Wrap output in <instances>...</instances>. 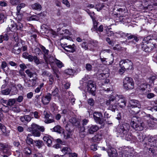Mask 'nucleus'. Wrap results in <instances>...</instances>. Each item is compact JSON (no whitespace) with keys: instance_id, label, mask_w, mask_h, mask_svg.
<instances>
[{"instance_id":"nucleus-6","label":"nucleus","mask_w":157,"mask_h":157,"mask_svg":"<svg viewBox=\"0 0 157 157\" xmlns=\"http://www.w3.org/2000/svg\"><path fill=\"white\" fill-rule=\"evenodd\" d=\"M143 43H146L154 48L157 44V38L153 35L148 36L144 38Z\"/></svg>"},{"instance_id":"nucleus-15","label":"nucleus","mask_w":157,"mask_h":157,"mask_svg":"<svg viewBox=\"0 0 157 157\" xmlns=\"http://www.w3.org/2000/svg\"><path fill=\"white\" fill-rule=\"evenodd\" d=\"M64 49L70 52L73 53L75 52L76 49V47L75 45L73 44L72 45H67V44H65L63 45Z\"/></svg>"},{"instance_id":"nucleus-4","label":"nucleus","mask_w":157,"mask_h":157,"mask_svg":"<svg viewBox=\"0 0 157 157\" xmlns=\"http://www.w3.org/2000/svg\"><path fill=\"white\" fill-rule=\"evenodd\" d=\"M129 112L132 115L139 113L140 110L141 105L140 102L136 100H131L128 106Z\"/></svg>"},{"instance_id":"nucleus-17","label":"nucleus","mask_w":157,"mask_h":157,"mask_svg":"<svg viewBox=\"0 0 157 157\" xmlns=\"http://www.w3.org/2000/svg\"><path fill=\"white\" fill-rule=\"evenodd\" d=\"M52 98V94L50 93H48L45 97H43L42 99V101L43 104L44 105H47L50 101Z\"/></svg>"},{"instance_id":"nucleus-12","label":"nucleus","mask_w":157,"mask_h":157,"mask_svg":"<svg viewBox=\"0 0 157 157\" xmlns=\"http://www.w3.org/2000/svg\"><path fill=\"white\" fill-rule=\"evenodd\" d=\"M124 36L127 37V39L128 40H130L132 39H133L132 41H129L128 42V43L130 44H135V42H137L138 41L139 39L135 35H132L131 33H124Z\"/></svg>"},{"instance_id":"nucleus-40","label":"nucleus","mask_w":157,"mask_h":157,"mask_svg":"<svg viewBox=\"0 0 157 157\" xmlns=\"http://www.w3.org/2000/svg\"><path fill=\"white\" fill-rule=\"evenodd\" d=\"M88 104L91 106H93L94 104V100L91 98L88 99L87 100Z\"/></svg>"},{"instance_id":"nucleus-18","label":"nucleus","mask_w":157,"mask_h":157,"mask_svg":"<svg viewBox=\"0 0 157 157\" xmlns=\"http://www.w3.org/2000/svg\"><path fill=\"white\" fill-rule=\"evenodd\" d=\"M52 139V138L50 136H44L43 138V140L46 143L48 147L51 146Z\"/></svg>"},{"instance_id":"nucleus-3","label":"nucleus","mask_w":157,"mask_h":157,"mask_svg":"<svg viewBox=\"0 0 157 157\" xmlns=\"http://www.w3.org/2000/svg\"><path fill=\"white\" fill-rule=\"evenodd\" d=\"M130 126L128 123H124L119 127L117 132L119 133V135L123 139L127 141L131 140L132 136V134L129 132Z\"/></svg>"},{"instance_id":"nucleus-27","label":"nucleus","mask_w":157,"mask_h":157,"mask_svg":"<svg viewBox=\"0 0 157 157\" xmlns=\"http://www.w3.org/2000/svg\"><path fill=\"white\" fill-rule=\"evenodd\" d=\"M102 138V135L100 134L95 135L92 139L94 142H96L101 140Z\"/></svg>"},{"instance_id":"nucleus-35","label":"nucleus","mask_w":157,"mask_h":157,"mask_svg":"<svg viewBox=\"0 0 157 157\" xmlns=\"http://www.w3.org/2000/svg\"><path fill=\"white\" fill-rule=\"evenodd\" d=\"M69 121L74 125L76 126L77 125V124H78L77 119L75 117H72L70 119Z\"/></svg>"},{"instance_id":"nucleus-24","label":"nucleus","mask_w":157,"mask_h":157,"mask_svg":"<svg viewBox=\"0 0 157 157\" xmlns=\"http://www.w3.org/2000/svg\"><path fill=\"white\" fill-rule=\"evenodd\" d=\"M31 7L33 10L40 11L41 10V6L39 3H35L32 5Z\"/></svg>"},{"instance_id":"nucleus-33","label":"nucleus","mask_w":157,"mask_h":157,"mask_svg":"<svg viewBox=\"0 0 157 157\" xmlns=\"http://www.w3.org/2000/svg\"><path fill=\"white\" fill-rule=\"evenodd\" d=\"M26 143L29 145H33L34 143V140L31 138L27 136L25 140Z\"/></svg>"},{"instance_id":"nucleus-9","label":"nucleus","mask_w":157,"mask_h":157,"mask_svg":"<svg viewBox=\"0 0 157 157\" xmlns=\"http://www.w3.org/2000/svg\"><path fill=\"white\" fill-rule=\"evenodd\" d=\"M82 129L87 134H92L96 132L99 128L96 125H90L85 128L82 127Z\"/></svg>"},{"instance_id":"nucleus-14","label":"nucleus","mask_w":157,"mask_h":157,"mask_svg":"<svg viewBox=\"0 0 157 157\" xmlns=\"http://www.w3.org/2000/svg\"><path fill=\"white\" fill-rule=\"evenodd\" d=\"M107 152L110 157H118L117 151L110 146L107 149Z\"/></svg>"},{"instance_id":"nucleus-22","label":"nucleus","mask_w":157,"mask_h":157,"mask_svg":"<svg viewBox=\"0 0 157 157\" xmlns=\"http://www.w3.org/2000/svg\"><path fill=\"white\" fill-rule=\"evenodd\" d=\"M105 31L107 35L108 36H110L113 35L115 34L118 33L117 32H115L114 33L113 31L111 30L112 29L111 28H109L107 26L105 27Z\"/></svg>"},{"instance_id":"nucleus-56","label":"nucleus","mask_w":157,"mask_h":157,"mask_svg":"<svg viewBox=\"0 0 157 157\" xmlns=\"http://www.w3.org/2000/svg\"><path fill=\"white\" fill-rule=\"evenodd\" d=\"M58 90L57 88H56L52 93V95L53 96H57Z\"/></svg>"},{"instance_id":"nucleus-38","label":"nucleus","mask_w":157,"mask_h":157,"mask_svg":"<svg viewBox=\"0 0 157 157\" xmlns=\"http://www.w3.org/2000/svg\"><path fill=\"white\" fill-rule=\"evenodd\" d=\"M149 145L151 147H157V139H155L154 138L152 142L151 143H149Z\"/></svg>"},{"instance_id":"nucleus-20","label":"nucleus","mask_w":157,"mask_h":157,"mask_svg":"<svg viewBox=\"0 0 157 157\" xmlns=\"http://www.w3.org/2000/svg\"><path fill=\"white\" fill-rule=\"evenodd\" d=\"M44 58L45 62L47 65L48 64H51L55 62V59L52 56L48 57L47 56H45Z\"/></svg>"},{"instance_id":"nucleus-28","label":"nucleus","mask_w":157,"mask_h":157,"mask_svg":"<svg viewBox=\"0 0 157 157\" xmlns=\"http://www.w3.org/2000/svg\"><path fill=\"white\" fill-rule=\"evenodd\" d=\"M16 100L15 98H10L8 100V102L7 105L9 106H13L15 103Z\"/></svg>"},{"instance_id":"nucleus-37","label":"nucleus","mask_w":157,"mask_h":157,"mask_svg":"<svg viewBox=\"0 0 157 157\" xmlns=\"http://www.w3.org/2000/svg\"><path fill=\"white\" fill-rule=\"evenodd\" d=\"M10 89L8 88L5 90H2L1 92L3 95H7L10 94Z\"/></svg>"},{"instance_id":"nucleus-7","label":"nucleus","mask_w":157,"mask_h":157,"mask_svg":"<svg viewBox=\"0 0 157 157\" xmlns=\"http://www.w3.org/2000/svg\"><path fill=\"white\" fill-rule=\"evenodd\" d=\"M123 86L127 90L132 89L134 86L132 79L129 77H125L123 80Z\"/></svg>"},{"instance_id":"nucleus-31","label":"nucleus","mask_w":157,"mask_h":157,"mask_svg":"<svg viewBox=\"0 0 157 157\" xmlns=\"http://www.w3.org/2000/svg\"><path fill=\"white\" fill-rule=\"evenodd\" d=\"M3 151L4 154L8 155H10L11 154L10 147L8 145V147L5 148L4 149Z\"/></svg>"},{"instance_id":"nucleus-49","label":"nucleus","mask_w":157,"mask_h":157,"mask_svg":"<svg viewBox=\"0 0 157 157\" xmlns=\"http://www.w3.org/2000/svg\"><path fill=\"white\" fill-rule=\"evenodd\" d=\"M17 15V18L19 21H21L23 18V15L20 13V12L18 13V11L16 13Z\"/></svg>"},{"instance_id":"nucleus-36","label":"nucleus","mask_w":157,"mask_h":157,"mask_svg":"<svg viewBox=\"0 0 157 157\" xmlns=\"http://www.w3.org/2000/svg\"><path fill=\"white\" fill-rule=\"evenodd\" d=\"M104 7V5L103 4H98L96 5L95 8L97 11H99Z\"/></svg>"},{"instance_id":"nucleus-16","label":"nucleus","mask_w":157,"mask_h":157,"mask_svg":"<svg viewBox=\"0 0 157 157\" xmlns=\"http://www.w3.org/2000/svg\"><path fill=\"white\" fill-rule=\"evenodd\" d=\"M147 44L146 43H144L143 42L142 43V49L146 52H150L154 48L150 45Z\"/></svg>"},{"instance_id":"nucleus-21","label":"nucleus","mask_w":157,"mask_h":157,"mask_svg":"<svg viewBox=\"0 0 157 157\" xmlns=\"http://www.w3.org/2000/svg\"><path fill=\"white\" fill-rule=\"evenodd\" d=\"M20 120L23 123L28 122L31 120V118L30 116L28 115H25L23 116L20 117Z\"/></svg>"},{"instance_id":"nucleus-51","label":"nucleus","mask_w":157,"mask_h":157,"mask_svg":"<svg viewBox=\"0 0 157 157\" xmlns=\"http://www.w3.org/2000/svg\"><path fill=\"white\" fill-rule=\"evenodd\" d=\"M33 60L36 65L41 64V62L36 56H34Z\"/></svg>"},{"instance_id":"nucleus-23","label":"nucleus","mask_w":157,"mask_h":157,"mask_svg":"<svg viewBox=\"0 0 157 157\" xmlns=\"http://www.w3.org/2000/svg\"><path fill=\"white\" fill-rule=\"evenodd\" d=\"M19 43H18L17 44L15 45L12 50V52L16 54H19L21 51V48H17V47L19 46Z\"/></svg>"},{"instance_id":"nucleus-10","label":"nucleus","mask_w":157,"mask_h":157,"mask_svg":"<svg viewBox=\"0 0 157 157\" xmlns=\"http://www.w3.org/2000/svg\"><path fill=\"white\" fill-rule=\"evenodd\" d=\"M132 63L128 59L122 60L120 61V67L124 68L126 70H132Z\"/></svg>"},{"instance_id":"nucleus-52","label":"nucleus","mask_w":157,"mask_h":157,"mask_svg":"<svg viewBox=\"0 0 157 157\" xmlns=\"http://www.w3.org/2000/svg\"><path fill=\"white\" fill-rule=\"evenodd\" d=\"M139 86L140 87V89L142 90H144L145 88H147V85L146 83H142L140 85H139Z\"/></svg>"},{"instance_id":"nucleus-48","label":"nucleus","mask_w":157,"mask_h":157,"mask_svg":"<svg viewBox=\"0 0 157 157\" xmlns=\"http://www.w3.org/2000/svg\"><path fill=\"white\" fill-rule=\"evenodd\" d=\"M39 19V17L36 15H33L29 17V20L30 21H37Z\"/></svg>"},{"instance_id":"nucleus-44","label":"nucleus","mask_w":157,"mask_h":157,"mask_svg":"<svg viewBox=\"0 0 157 157\" xmlns=\"http://www.w3.org/2000/svg\"><path fill=\"white\" fill-rule=\"evenodd\" d=\"M34 102L36 106L39 107H41V104L39 99H35Z\"/></svg>"},{"instance_id":"nucleus-11","label":"nucleus","mask_w":157,"mask_h":157,"mask_svg":"<svg viewBox=\"0 0 157 157\" xmlns=\"http://www.w3.org/2000/svg\"><path fill=\"white\" fill-rule=\"evenodd\" d=\"M94 118L97 123L101 124L104 122L102 113L100 112L95 111L93 113Z\"/></svg>"},{"instance_id":"nucleus-29","label":"nucleus","mask_w":157,"mask_h":157,"mask_svg":"<svg viewBox=\"0 0 157 157\" xmlns=\"http://www.w3.org/2000/svg\"><path fill=\"white\" fill-rule=\"evenodd\" d=\"M91 17V18L92 19V21L93 22V28L91 29V30L92 31H94V30H95V29H97V27H98V22L96 21L95 18H93V17Z\"/></svg>"},{"instance_id":"nucleus-61","label":"nucleus","mask_w":157,"mask_h":157,"mask_svg":"<svg viewBox=\"0 0 157 157\" xmlns=\"http://www.w3.org/2000/svg\"><path fill=\"white\" fill-rule=\"evenodd\" d=\"M23 97L22 96H19L18 97L16 98H15L16 100V101H17L18 102H22L23 100Z\"/></svg>"},{"instance_id":"nucleus-2","label":"nucleus","mask_w":157,"mask_h":157,"mask_svg":"<svg viewBox=\"0 0 157 157\" xmlns=\"http://www.w3.org/2000/svg\"><path fill=\"white\" fill-rule=\"evenodd\" d=\"M119 99L117 102V98L114 96H111L109 100L106 101V104L109 105V109L113 112H115L117 109V105L121 108H123L126 106V101L125 98L121 96L120 97Z\"/></svg>"},{"instance_id":"nucleus-41","label":"nucleus","mask_w":157,"mask_h":157,"mask_svg":"<svg viewBox=\"0 0 157 157\" xmlns=\"http://www.w3.org/2000/svg\"><path fill=\"white\" fill-rule=\"evenodd\" d=\"M103 27L102 25H100L98 28L97 27V29L94 30V31H96L97 33H100L103 32Z\"/></svg>"},{"instance_id":"nucleus-47","label":"nucleus","mask_w":157,"mask_h":157,"mask_svg":"<svg viewBox=\"0 0 157 157\" xmlns=\"http://www.w3.org/2000/svg\"><path fill=\"white\" fill-rule=\"evenodd\" d=\"M41 48L44 53V57L45 56H46L47 55H48V53L49 52L48 50L47 49H46L45 47H44L43 46H42L41 47Z\"/></svg>"},{"instance_id":"nucleus-39","label":"nucleus","mask_w":157,"mask_h":157,"mask_svg":"<svg viewBox=\"0 0 157 157\" xmlns=\"http://www.w3.org/2000/svg\"><path fill=\"white\" fill-rule=\"evenodd\" d=\"M25 6V4L23 3L19 4L17 7V11H18V13L20 12L21 9L24 7Z\"/></svg>"},{"instance_id":"nucleus-55","label":"nucleus","mask_w":157,"mask_h":157,"mask_svg":"<svg viewBox=\"0 0 157 157\" xmlns=\"http://www.w3.org/2000/svg\"><path fill=\"white\" fill-rule=\"evenodd\" d=\"M43 115L44 116V118H49L50 117V113L46 110H44L43 112Z\"/></svg>"},{"instance_id":"nucleus-64","label":"nucleus","mask_w":157,"mask_h":157,"mask_svg":"<svg viewBox=\"0 0 157 157\" xmlns=\"http://www.w3.org/2000/svg\"><path fill=\"white\" fill-rule=\"evenodd\" d=\"M43 155L40 153H37L32 155V157H42Z\"/></svg>"},{"instance_id":"nucleus-59","label":"nucleus","mask_w":157,"mask_h":157,"mask_svg":"<svg viewBox=\"0 0 157 157\" xmlns=\"http://www.w3.org/2000/svg\"><path fill=\"white\" fill-rule=\"evenodd\" d=\"M20 2V1L18 0H10V3L13 5H17Z\"/></svg>"},{"instance_id":"nucleus-5","label":"nucleus","mask_w":157,"mask_h":157,"mask_svg":"<svg viewBox=\"0 0 157 157\" xmlns=\"http://www.w3.org/2000/svg\"><path fill=\"white\" fill-rule=\"evenodd\" d=\"M29 129L30 131H31L33 135L36 137L40 136V133L38 130L42 132H44L45 130L44 126H40L34 123L32 124Z\"/></svg>"},{"instance_id":"nucleus-8","label":"nucleus","mask_w":157,"mask_h":157,"mask_svg":"<svg viewBox=\"0 0 157 157\" xmlns=\"http://www.w3.org/2000/svg\"><path fill=\"white\" fill-rule=\"evenodd\" d=\"M8 28L11 31L14 32L17 30L22 31L23 26L22 24L19 21L15 23L14 21H11V24L8 25Z\"/></svg>"},{"instance_id":"nucleus-54","label":"nucleus","mask_w":157,"mask_h":157,"mask_svg":"<svg viewBox=\"0 0 157 157\" xmlns=\"http://www.w3.org/2000/svg\"><path fill=\"white\" fill-rule=\"evenodd\" d=\"M121 157H131L129 155V152L127 151H125L121 154Z\"/></svg>"},{"instance_id":"nucleus-45","label":"nucleus","mask_w":157,"mask_h":157,"mask_svg":"<svg viewBox=\"0 0 157 157\" xmlns=\"http://www.w3.org/2000/svg\"><path fill=\"white\" fill-rule=\"evenodd\" d=\"M54 121V120L52 119L49 118L45 119L44 122L46 124H49Z\"/></svg>"},{"instance_id":"nucleus-63","label":"nucleus","mask_w":157,"mask_h":157,"mask_svg":"<svg viewBox=\"0 0 157 157\" xmlns=\"http://www.w3.org/2000/svg\"><path fill=\"white\" fill-rule=\"evenodd\" d=\"M19 73L23 78H25V77L26 75L24 72L23 70H20L19 71Z\"/></svg>"},{"instance_id":"nucleus-46","label":"nucleus","mask_w":157,"mask_h":157,"mask_svg":"<svg viewBox=\"0 0 157 157\" xmlns=\"http://www.w3.org/2000/svg\"><path fill=\"white\" fill-rule=\"evenodd\" d=\"M156 77L154 76H152L149 78V82L150 84L151 85L154 84V81L155 80Z\"/></svg>"},{"instance_id":"nucleus-53","label":"nucleus","mask_w":157,"mask_h":157,"mask_svg":"<svg viewBox=\"0 0 157 157\" xmlns=\"http://www.w3.org/2000/svg\"><path fill=\"white\" fill-rule=\"evenodd\" d=\"M70 149L67 147H65L63 148L62 150V151L64 154H66L68 153H69V151Z\"/></svg>"},{"instance_id":"nucleus-19","label":"nucleus","mask_w":157,"mask_h":157,"mask_svg":"<svg viewBox=\"0 0 157 157\" xmlns=\"http://www.w3.org/2000/svg\"><path fill=\"white\" fill-rule=\"evenodd\" d=\"M53 130L54 132H57L59 133H62L65 136L66 135L64 133V129L59 125H57L53 128Z\"/></svg>"},{"instance_id":"nucleus-32","label":"nucleus","mask_w":157,"mask_h":157,"mask_svg":"<svg viewBox=\"0 0 157 157\" xmlns=\"http://www.w3.org/2000/svg\"><path fill=\"white\" fill-rule=\"evenodd\" d=\"M34 143L35 144V145L38 148H40L43 145V141L39 140H34Z\"/></svg>"},{"instance_id":"nucleus-43","label":"nucleus","mask_w":157,"mask_h":157,"mask_svg":"<svg viewBox=\"0 0 157 157\" xmlns=\"http://www.w3.org/2000/svg\"><path fill=\"white\" fill-rule=\"evenodd\" d=\"M92 67L91 64L89 63L86 64L85 68L88 71H90L92 70Z\"/></svg>"},{"instance_id":"nucleus-25","label":"nucleus","mask_w":157,"mask_h":157,"mask_svg":"<svg viewBox=\"0 0 157 157\" xmlns=\"http://www.w3.org/2000/svg\"><path fill=\"white\" fill-rule=\"evenodd\" d=\"M25 72L27 75L30 78L33 77L34 75H37V74L36 72H32L29 69H27L25 71Z\"/></svg>"},{"instance_id":"nucleus-50","label":"nucleus","mask_w":157,"mask_h":157,"mask_svg":"<svg viewBox=\"0 0 157 157\" xmlns=\"http://www.w3.org/2000/svg\"><path fill=\"white\" fill-rule=\"evenodd\" d=\"M24 152L27 154L30 155L31 153V150L29 147H26L24 149Z\"/></svg>"},{"instance_id":"nucleus-34","label":"nucleus","mask_w":157,"mask_h":157,"mask_svg":"<svg viewBox=\"0 0 157 157\" xmlns=\"http://www.w3.org/2000/svg\"><path fill=\"white\" fill-rule=\"evenodd\" d=\"M55 62L56 63L57 66L59 68H61L63 66V64L59 60H58L56 59H55Z\"/></svg>"},{"instance_id":"nucleus-30","label":"nucleus","mask_w":157,"mask_h":157,"mask_svg":"<svg viewBox=\"0 0 157 157\" xmlns=\"http://www.w3.org/2000/svg\"><path fill=\"white\" fill-rule=\"evenodd\" d=\"M8 39L9 36L6 34L0 35V43H2L3 40L7 41Z\"/></svg>"},{"instance_id":"nucleus-57","label":"nucleus","mask_w":157,"mask_h":157,"mask_svg":"<svg viewBox=\"0 0 157 157\" xmlns=\"http://www.w3.org/2000/svg\"><path fill=\"white\" fill-rule=\"evenodd\" d=\"M49 84L50 85H52L54 82V79L52 75H50L49 76Z\"/></svg>"},{"instance_id":"nucleus-26","label":"nucleus","mask_w":157,"mask_h":157,"mask_svg":"<svg viewBox=\"0 0 157 157\" xmlns=\"http://www.w3.org/2000/svg\"><path fill=\"white\" fill-rule=\"evenodd\" d=\"M146 137V136L145 135L140 133L137 136V139L139 142H141L143 141Z\"/></svg>"},{"instance_id":"nucleus-58","label":"nucleus","mask_w":157,"mask_h":157,"mask_svg":"<svg viewBox=\"0 0 157 157\" xmlns=\"http://www.w3.org/2000/svg\"><path fill=\"white\" fill-rule=\"evenodd\" d=\"M62 3L67 7H69L70 6V3L67 0H63L62 1Z\"/></svg>"},{"instance_id":"nucleus-13","label":"nucleus","mask_w":157,"mask_h":157,"mask_svg":"<svg viewBox=\"0 0 157 157\" xmlns=\"http://www.w3.org/2000/svg\"><path fill=\"white\" fill-rule=\"evenodd\" d=\"M87 87L88 91L93 95H94L96 88L95 85L94 83V82L92 81H89L88 82Z\"/></svg>"},{"instance_id":"nucleus-62","label":"nucleus","mask_w":157,"mask_h":157,"mask_svg":"<svg viewBox=\"0 0 157 157\" xmlns=\"http://www.w3.org/2000/svg\"><path fill=\"white\" fill-rule=\"evenodd\" d=\"M7 66V64L5 61H2L1 64V68L3 69L6 68Z\"/></svg>"},{"instance_id":"nucleus-1","label":"nucleus","mask_w":157,"mask_h":157,"mask_svg":"<svg viewBox=\"0 0 157 157\" xmlns=\"http://www.w3.org/2000/svg\"><path fill=\"white\" fill-rule=\"evenodd\" d=\"M143 117L144 121H141L140 117L133 116L131 119L130 124L132 127L136 131H141L144 127H152L154 126V122L151 120L150 117H153L150 114Z\"/></svg>"},{"instance_id":"nucleus-60","label":"nucleus","mask_w":157,"mask_h":157,"mask_svg":"<svg viewBox=\"0 0 157 157\" xmlns=\"http://www.w3.org/2000/svg\"><path fill=\"white\" fill-rule=\"evenodd\" d=\"M8 147V145L0 143V150H3L5 148Z\"/></svg>"},{"instance_id":"nucleus-42","label":"nucleus","mask_w":157,"mask_h":157,"mask_svg":"<svg viewBox=\"0 0 157 157\" xmlns=\"http://www.w3.org/2000/svg\"><path fill=\"white\" fill-rule=\"evenodd\" d=\"M73 70L72 69H68L65 71V73L68 75H71L73 73Z\"/></svg>"}]
</instances>
